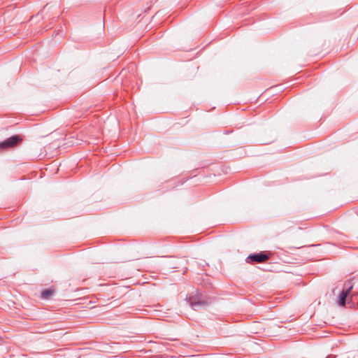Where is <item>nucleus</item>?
<instances>
[{
	"instance_id": "1",
	"label": "nucleus",
	"mask_w": 358,
	"mask_h": 358,
	"mask_svg": "<svg viewBox=\"0 0 358 358\" xmlns=\"http://www.w3.org/2000/svg\"><path fill=\"white\" fill-rule=\"evenodd\" d=\"M21 141L22 138L18 135L8 138L7 140L0 143V150L12 148L20 143Z\"/></svg>"
},
{
	"instance_id": "2",
	"label": "nucleus",
	"mask_w": 358,
	"mask_h": 358,
	"mask_svg": "<svg viewBox=\"0 0 358 358\" xmlns=\"http://www.w3.org/2000/svg\"><path fill=\"white\" fill-rule=\"evenodd\" d=\"M268 259V257L266 255L263 254V253H259V254L250 255L247 258V260L248 261L251 260L252 262H263Z\"/></svg>"
},
{
	"instance_id": "3",
	"label": "nucleus",
	"mask_w": 358,
	"mask_h": 358,
	"mask_svg": "<svg viewBox=\"0 0 358 358\" xmlns=\"http://www.w3.org/2000/svg\"><path fill=\"white\" fill-rule=\"evenodd\" d=\"M352 289V287L351 286L349 288H348L347 289L342 291V292L341 293V294L339 296V304L341 306H344L345 305L346 298L348 297V294L351 292Z\"/></svg>"
},
{
	"instance_id": "4",
	"label": "nucleus",
	"mask_w": 358,
	"mask_h": 358,
	"mask_svg": "<svg viewBox=\"0 0 358 358\" xmlns=\"http://www.w3.org/2000/svg\"><path fill=\"white\" fill-rule=\"evenodd\" d=\"M52 294V291L51 289H45L42 292L41 295L43 299H47Z\"/></svg>"
}]
</instances>
